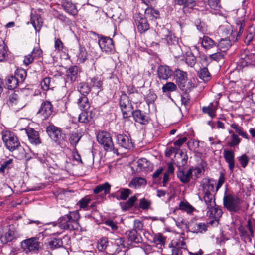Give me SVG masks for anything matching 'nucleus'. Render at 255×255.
<instances>
[{"mask_svg":"<svg viewBox=\"0 0 255 255\" xmlns=\"http://www.w3.org/2000/svg\"><path fill=\"white\" fill-rule=\"evenodd\" d=\"M80 217V214L77 211L70 212L58 219V224L62 230H77L79 227L78 221Z\"/></svg>","mask_w":255,"mask_h":255,"instance_id":"f257e3e1","label":"nucleus"},{"mask_svg":"<svg viewBox=\"0 0 255 255\" xmlns=\"http://www.w3.org/2000/svg\"><path fill=\"white\" fill-rule=\"evenodd\" d=\"M2 139L6 147L10 151H13L19 149L21 146L17 137L13 132L9 131H3L1 133Z\"/></svg>","mask_w":255,"mask_h":255,"instance_id":"f03ea898","label":"nucleus"},{"mask_svg":"<svg viewBox=\"0 0 255 255\" xmlns=\"http://www.w3.org/2000/svg\"><path fill=\"white\" fill-rule=\"evenodd\" d=\"M242 200L236 195L234 194H227L224 196L223 204L227 209L232 212L236 213L241 209Z\"/></svg>","mask_w":255,"mask_h":255,"instance_id":"7ed1b4c3","label":"nucleus"},{"mask_svg":"<svg viewBox=\"0 0 255 255\" xmlns=\"http://www.w3.org/2000/svg\"><path fill=\"white\" fill-rule=\"evenodd\" d=\"M42 247V243L39 241V238L32 237L26 239L21 242V248L26 253L38 252Z\"/></svg>","mask_w":255,"mask_h":255,"instance_id":"20e7f679","label":"nucleus"},{"mask_svg":"<svg viewBox=\"0 0 255 255\" xmlns=\"http://www.w3.org/2000/svg\"><path fill=\"white\" fill-rule=\"evenodd\" d=\"M97 140L103 146L105 150L112 151L114 149V144L109 132L104 131L98 132L97 134Z\"/></svg>","mask_w":255,"mask_h":255,"instance_id":"39448f33","label":"nucleus"},{"mask_svg":"<svg viewBox=\"0 0 255 255\" xmlns=\"http://www.w3.org/2000/svg\"><path fill=\"white\" fill-rule=\"evenodd\" d=\"M8 106L16 110H18L25 107L26 103L22 100L21 97L15 92L9 94L7 100Z\"/></svg>","mask_w":255,"mask_h":255,"instance_id":"423d86ee","label":"nucleus"},{"mask_svg":"<svg viewBox=\"0 0 255 255\" xmlns=\"http://www.w3.org/2000/svg\"><path fill=\"white\" fill-rule=\"evenodd\" d=\"M119 104L122 111L123 117L127 118L130 117L133 106L130 102L129 97L125 93H122L120 99Z\"/></svg>","mask_w":255,"mask_h":255,"instance_id":"0eeeda50","label":"nucleus"},{"mask_svg":"<svg viewBox=\"0 0 255 255\" xmlns=\"http://www.w3.org/2000/svg\"><path fill=\"white\" fill-rule=\"evenodd\" d=\"M47 132L51 139L58 145L64 141L65 135L62 134L59 128L54 126L48 127Z\"/></svg>","mask_w":255,"mask_h":255,"instance_id":"6e6552de","label":"nucleus"},{"mask_svg":"<svg viewBox=\"0 0 255 255\" xmlns=\"http://www.w3.org/2000/svg\"><path fill=\"white\" fill-rule=\"evenodd\" d=\"M110 189L111 185L108 182L96 186L93 191L94 194L103 193L95 196V199H97L98 202L103 201L105 199L106 195L110 193Z\"/></svg>","mask_w":255,"mask_h":255,"instance_id":"1a4fd4ad","label":"nucleus"},{"mask_svg":"<svg viewBox=\"0 0 255 255\" xmlns=\"http://www.w3.org/2000/svg\"><path fill=\"white\" fill-rule=\"evenodd\" d=\"M99 45L103 51L109 54L113 53L115 51V47L113 40L107 37H103L99 40Z\"/></svg>","mask_w":255,"mask_h":255,"instance_id":"9d476101","label":"nucleus"},{"mask_svg":"<svg viewBox=\"0 0 255 255\" xmlns=\"http://www.w3.org/2000/svg\"><path fill=\"white\" fill-rule=\"evenodd\" d=\"M53 110V105L48 101H43L39 108L37 114L40 115L43 119H48L52 114Z\"/></svg>","mask_w":255,"mask_h":255,"instance_id":"9b49d317","label":"nucleus"},{"mask_svg":"<svg viewBox=\"0 0 255 255\" xmlns=\"http://www.w3.org/2000/svg\"><path fill=\"white\" fill-rule=\"evenodd\" d=\"M134 18L137 30L140 33H144L149 29L147 18L140 14H136Z\"/></svg>","mask_w":255,"mask_h":255,"instance_id":"f8f14e48","label":"nucleus"},{"mask_svg":"<svg viewBox=\"0 0 255 255\" xmlns=\"http://www.w3.org/2000/svg\"><path fill=\"white\" fill-rule=\"evenodd\" d=\"M216 180L212 178H204L201 182V187L202 188L203 194H212L214 191V186L216 185Z\"/></svg>","mask_w":255,"mask_h":255,"instance_id":"ddd939ff","label":"nucleus"},{"mask_svg":"<svg viewBox=\"0 0 255 255\" xmlns=\"http://www.w3.org/2000/svg\"><path fill=\"white\" fill-rule=\"evenodd\" d=\"M117 144L122 148L129 149L133 147V144L130 137L125 134H120L116 137Z\"/></svg>","mask_w":255,"mask_h":255,"instance_id":"4468645a","label":"nucleus"},{"mask_svg":"<svg viewBox=\"0 0 255 255\" xmlns=\"http://www.w3.org/2000/svg\"><path fill=\"white\" fill-rule=\"evenodd\" d=\"M193 174V167L190 168L187 171L184 168L178 169L177 176L180 181L184 184L189 183Z\"/></svg>","mask_w":255,"mask_h":255,"instance_id":"2eb2a0df","label":"nucleus"},{"mask_svg":"<svg viewBox=\"0 0 255 255\" xmlns=\"http://www.w3.org/2000/svg\"><path fill=\"white\" fill-rule=\"evenodd\" d=\"M207 225L204 223L191 221L188 224V230L195 233H203L207 230Z\"/></svg>","mask_w":255,"mask_h":255,"instance_id":"dca6fc26","label":"nucleus"},{"mask_svg":"<svg viewBox=\"0 0 255 255\" xmlns=\"http://www.w3.org/2000/svg\"><path fill=\"white\" fill-rule=\"evenodd\" d=\"M172 70L166 65H161L157 69L158 77L160 80H166L172 75Z\"/></svg>","mask_w":255,"mask_h":255,"instance_id":"f3484780","label":"nucleus"},{"mask_svg":"<svg viewBox=\"0 0 255 255\" xmlns=\"http://www.w3.org/2000/svg\"><path fill=\"white\" fill-rule=\"evenodd\" d=\"M223 156L226 162L228 164L230 172H233L235 168V154L234 151L231 150H224Z\"/></svg>","mask_w":255,"mask_h":255,"instance_id":"a211bd4d","label":"nucleus"},{"mask_svg":"<svg viewBox=\"0 0 255 255\" xmlns=\"http://www.w3.org/2000/svg\"><path fill=\"white\" fill-rule=\"evenodd\" d=\"M61 5L64 10L68 13L73 16L77 14L78 10L77 9L76 5L71 1L68 0H62Z\"/></svg>","mask_w":255,"mask_h":255,"instance_id":"6ab92c4d","label":"nucleus"},{"mask_svg":"<svg viewBox=\"0 0 255 255\" xmlns=\"http://www.w3.org/2000/svg\"><path fill=\"white\" fill-rule=\"evenodd\" d=\"M131 115L136 122H138L142 125H146L149 123L148 117L139 110H132Z\"/></svg>","mask_w":255,"mask_h":255,"instance_id":"aec40b11","label":"nucleus"},{"mask_svg":"<svg viewBox=\"0 0 255 255\" xmlns=\"http://www.w3.org/2000/svg\"><path fill=\"white\" fill-rule=\"evenodd\" d=\"M94 115L95 114L90 109L83 110L79 115L78 121L81 123H88L92 121Z\"/></svg>","mask_w":255,"mask_h":255,"instance_id":"412c9836","label":"nucleus"},{"mask_svg":"<svg viewBox=\"0 0 255 255\" xmlns=\"http://www.w3.org/2000/svg\"><path fill=\"white\" fill-rule=\"evenodd\" d=\"M26 133L28 136V139L31 143L37 145L41 143L39 135L37 131L29 128L26 129Z\"/></svg>","mask_w":255,"mask_h":255,"instance_id":"4be33fe9","label":"nucleus"},{"mask_svg":"<svg viewBox=\"0 0 255 255\" xmlns=\"http://www.w3.org/2000/svg\"><path fill=\"white\" fill-rule=\"evenodd\" d=\"M218 102L216 101L215 103H211L209 105L202 108V112L208 114L211 118H214L216 116V110L218 106Z\"/></svg>","mask_w":255,"mask_h":255,"instance_id":"5701e85b","label":"nucleus"},{"mask_svg":"<svg viewBox=\"0 0 255 255\" xmlns=\"http://www.w3.org/2000/svg\"><path fill=\"white\" fill-rule=\"evenodd\" d=\"M174 78L176 83L179 86L180 85H181L182 83L188 79L187 74L185 72L178 69L174 72Z\"/></svg>","mask_w":255,"mask_h":255,"instance_id":"b1692460","label":"nucleus"},{"mask_svg":"<svg viewBox=\"0 0 255 255\" xmlns=\"http://www.w3.org/2000/svg\"><path fill=\"white\" fill-rule=\"evenodd\" d=\"M9 51L2 38H0V62H3L7 60Z\"/></svg>","mask_w":255,"mask_h":255,"instance_id":"393cba45","label":"nucleus"},{"mask_svg":"<svg viewBox=\"0 0 255 255\" xmlns=\"http://www.w3.org/2000/svg\"><path fill=\"white\" fill-rule=\"evenodd\" d=\"M137 167L141 171H149L153 168L152 164L146 158H142L137 161Z\"/></svg>","mask_w":255,"mask_h":255,"instance_id":"a878e982","label":"nucleus"},{"mask_svg":"<svg viewBox=\"0 0 255 255\" xmlns=\"http://www.w3.org/2000/svg\"><path fill=\"white\" fill-rule=\"evenodd\" d=\"M222 211L218 206L215 205V207L208 209L207 215L210 218L215 219L216 221H219L220 217L222 215Z\"/></svg>","mask_w":255,"mask_h":255,"instance_id":"bb28decb","label":"nucleus"},{"mask_svg":"<svg viewBox=\"0 0 255 255\" xmlns=\"http://www.w3.org/2000/svg\"><path fill=\"white\" fill-rule=\"evenodd\" d=\"M169 247L181 249L182 250H185L187 249L186 244L184 241V238L182 235L177 239L173 240Z\"/></svg>","mask_w":255,"mask_h":255,"instance_id":"cd10ccee","label":"nucleus"},{"mask_svg":"<svg viewBox=\"0 0 255 255\" xmlns=\"http://www.w3.org/2000/svg\"><path fill=\"white\" fill-rule=\"evenodd\" d=\"M78 74V68L76 66L70 67L66 71V78L67 80L71 82L74 81L76 80Z\"/></svg>","mask_w":255,"mask_h":255,"instance_id":"c85d7f7f","label":"nucleus"},{"mask_svg":"<svg viewBox=\"0 0 255 255\" xmlns=\"http://www.w3.org/2000/svg\"><path fill=\"white\" fill-rule=\"evenodd\" d=\"M126 234L128 239L131 242L139 243L142 241L141 237L138 234L135 230H128Z\"/></svg>","mask_w":255,"mask_h":255,"instance_id":"c756f323","label":"nucleus"},{"mask_svg":"<svg viewBox=\"0 0 255 255\" xmlns=\"http://www.w3.org/2000/svg\"><path fill=\"white\" fill-rule=\"evenodd\" d=\"M45 232L47 234L56 235L62 233V229L61 228L57 221L56 223H52L51 226L45 230Z\"/></svg>","mask_w":255,"mask_h":255,"instance_id":"7c9ffc66","label":"nucleus"},{"mask_svg":"<svg viewBox=\"0 0 255 255\" xmlns=\"http://www.w3.org/2000/svg\"><path fill=\"white\" fill-rule=\"evenodd\" d=\"M188 160V156L186 154L181 152L176 157V165L178 169L184 168Z\"/></svg>","mask_w":255,"mask_h":255,"instance_id":"2f4dec72","label":"nucleus"},{"mask_svg":"<svg viewBox=\"0 0 255 255\" xmlns=\"http://www.w3.org/2000/svg\"><path fill=\"white\" fill-rule=\"evenodd\" d=\"M62 246L63 242L61 238L51 239L47 243L48 248L52 250L60 248Z\"/></svg>","mask_w":255,"mask_h":255,"instance_id":"473e14b6","label":"nucleus"},{"mask_svg":"<svg viewBox=\"0 0 255 255\" xmlns=\"http://www.w3.org/2000/svg\"><path fill=\"white\" fill-rule=\"evenodd\" d=\"M203 199L207 209L215 207V199L213 194H204Z\"/></svg>","mask_w":255,"mask_h":255,"instance_id":"72a5a7b5","label":"nucleus"},{"mask_svg":"<svg viewBox=\"0 0 255 255\" xmlns=\"http://www.w3.org/2000/svg\"><path fill=\"white\" fill-rule=\"evenodd\" d=\"M195 87V84L191 79H187L184 82L182 83L181 85H179V89L185 93H188L191 91Z\"/></svg>","mask_w":255,"mask_h":255,"instance_id":"f704fd0d","label":"nucleus"},{"mask_svg":"<svg viewBox=\"0 0 255 255\" xmlns=\"http://www.w3.org/2000/svg\"><path fill=\"white\" fill-rule=\"evenodd\" d=\"M92 200L91 195H87L82 199H81L77 203V205L79 206L80 209H82L84 210H89V204Z\"/></svg>","mask_w":255,"mask_h":255,"instance_id":"c9c22d12","label":"nucleus"},{"mask_svg":"<svg viewBox=\"0 0 255 255\" xmlns=\"http://www.w3.org/2000/svg\"><path fill=\"white\" fill-rule=\"evenodd\" d=\"M31 23L34 27L36 31H39L42 26V20L38 15L32 16L31 18Z\"/></svg>","mask_w":255,"mask_h":255,"instance_id":"e433bc0d","label":"nucleus"},{"mask_svg":"<svg viewBox=\"0 0 255 255\" xmlns=\"http://www.w3.org/2000/svg\"><path fill=\"white\" fill-rule=\"evenodd\" d=\"M77 104L81 110L90 109V103L87 96H81L78 99Z\"/></svg>","mask_w":255,"mask_h":255,"instance_id":"4c0bfd02","label":"nucleus"},{"mask_svg":"<svg viewBox=\"0 0 255 255\" xmlns=\"http://www.w3.org/2000/svg\"><path fill=\"white\" fill-rule=\"evenodd\" d=\"M14 238V231L9 230L6 232L4 235H0V243L5 244L8 242L11 241Z\"/></svg>","mask_w":255,"mask_h":255,"instance_id":"58836bf2","label":"nucleus"},{"mask_svg":"<svg viewBox=\"0 0 255 255\" xmlns=\"http://www.w3.org/2000/svg\"><path fill=\"white\" fill-rule=\"evenodd\" d=\"M146 180L140 177H136L133 179L129 183L128 186L130 188H137L142 185L146 184Z\"/></svg>","mask_w":255,"mask_h":255,"instance_id":"ea45409f","label":"nucleus"},{"mask_svg":"<svg viewBox=\"0 0 255 255\" xmlns=\"http://www.w3.org/2000/svg\"><path fill=\"white\" fill-rule=\"evenodd\" d=\"M78 90L81 94V96H87L91 91V88L86 83H80L78 87Z\"/></svg>","mask_w":255,"mask_h":255,"instance_id":"a19ab883","label":"nucleus"},{"mask_svg":"<svg viewBox=\"0 0 255 255\" xmlns=\"http://www.w3.org/2000/svg\"><path fill=\"white\" fill-rule=\"evenodd\" d=\"M118 193L119 196L113 195L114 197L116 198L118 200H126L131 193V191L128 188L121 189Z\"/></svg>","mask_w":255,"mask_h":255,"instance_id":"79ce46f5","label":"nucleus"},{"mask_svg":"<svg viewBox=\"0 0 255 255\" xmlns=\"http://www.w3.org/2000/svg\"><path fill=\"white\" fill-rule=\"evenodd\" d=\"M241 139L235 133H233L227 142V145L230 147H234L239 145Z\"/></svg>","mask_w":255,"mask_h":255,"instance_id":"37998d69","label":"nucleus"},{"mask_svg":"<svg viewBox=\"0 0 255 255\" xmlns=\"http://www.w3.org/2000/svg\"><path fill=\"white\" fill-rule=\"evenodd\" d=\"M20 83L14 76H10L6 78V84L9 89H13Z\"/></svg>","mask_w":255,"mask_h":255,"instance_id":"c03bdc74","label":"nucleus"},{"mask_svg":"<svg viewBox=\"0 0 255 255\" xmlns=\"http://www.w3.org/2000/svg\"><path fill=\"white\" fill-rule=\"evenodd\" d=\"M202 46L206 49H210L215 45V42L210 37L204 36L201 41Z\"/></svg>","mask_w":255,"mask_h":255,"instance_id":"a18cd8bd","label":"nucleus"},{"mask_svg":"<svg viewBox=\"0 0 255 255\" xmlns=\"http://www.w3.org/2000/svg\"><path fill=\"white\" fill-rule=\"evenodd\" d=\"M27 75L26 71L23 69H17L15 72L14 77L20 83H22L24 81Z\"/></svg>","mask_w":255,"mask_h":255,"instance_id":"49530a36","label":"nucleus"},{"mask_svg":"<svg viewBox=\"0 0 255 255\" xmlns=\"http://www.w3.org/2000/svg\"><path fill=\"white\" fill-rule=\"evenodd\" d=\"M177 89V86L173 82H169L163 85L162 90L163 93H169L175 91Z\"/></svg>","mask_w":255,"mask_h":255,"instance_id":"de8ad7c7","label":"nucleus"},{"mask_svg":"<svg viewBox=\"0 0 255 255\" xmlns=\"http://www.w3.org/2000/svg\"><path fill=\"white\" fill-rule=\"evenodd\" d=\"M168 34L165 36V39L169 47L178 43L177 38L168 30H165Z\"/></svg>","mask_w":255,"mask_h":255,"instance_id":"09e8293b","label":"nucleus"},{"mask_svg":"<svg viewBox=\"0 0 255 255\" xmlns=\"http://www.w3.org/2000/svg\"><path fill=\"white\" fill-rule=\"evenodd\" d=\"M82 137V135L78 132H72L70 134L69 141L72 146H76L79 142Z\"/></svg>","mask_w":255,"mask_h":255,"instance_id":"8fccbe9b","label":"nucleus"},{"mask_svg":"<svg viewBox=\"0 0 255 255\" xmlns=\"http://www.w3.org/2000/svg\"><path fill=\"white\" fill-rule=\"evenodd\" d=\"M199 77L204 81H208L211 78V75L207 67H203L198 72Z\"/></svg>","mask_w":255,"mask_h":255,"instance_id":"3c124183","label":"nucleus"},{"mask_svg":"<svg viewBox=\"0 0 255 255\" xmlns=\"http://www.w3.org/2000/svg\"><path fill=\"white\" fill-rule=\"evenodd\" d=\"M146 18L149 17L157 18L159 16V12L158 10L153 9L152 7H148L145 11Z\"/></svg>","mask_w":255,"mask_h":255,"instance_id":"603ef678","label":"nucleus"},{"mask_svg":"<svg viewBox=\"0 0 255 255\" xmlns=\"http://www.w3.org/2000/svg\"><path fill=\"white\" fill-rule=\"evenodd\" d=\"M185 62L189 66L193 67L196 63V58L191 52H187Z\"/></svg>","mask_w":255,"mask_h":255,"instance_id":"864d4df0","label":"nucleus"},{"mask_svg":"<svg viewBox=\"0 0 255 255\" xmlns=\"http://www.w3.org/2000/svg\"><path fill=\"white\" fill-rule=\"evenodd\" d=\"M108 244L109 242L108 239L106 237H103L98 242L97 248L99 251H104L106 250Z\"/></svg>","mask_w":255,"mask_h":255,"instance_id":"5fc2aeb1","label":"nucleus"},{"mask_svg":"<svg viewBox=\"0 0 255 255\" xmlns=\"http://www.w3.org/2000/svg\"><path fill=\"white\" fill-rule=\"evenodd\" d=\"M136 196H132L125 203L122 205L123 210L126 211L129 209L133 207L134 203L136 201Z\"/></svg>","mask_w":255,"mask_h":255,"instance_id":"6e6d98bb","label":"nucleus"},{"mask_svg":"<svg viewBox=\"0 0 255 255\" xmlns=\"http://www.w3.org/2000/svg\"><path fill=\"white\" fill-rule=\"evenodd\" d=\"M179 209L189 214L191 213L195 209L189 203L182 201L180 203Z\"/></svg>","mask_w":255,"mask_h":255,"instance_id":"4d7b16f0","label":"nucleus"},{"mask_svg":"<svg viewBox=\"0 0 255 255\" xmlns=\"http://www.w3.org/2000/svg\"><path fill=\"white\" fill-rule=\"evenodd\" d=\"M170 50L176 58H179L182 54V50L178 43L169 47Z\"/></svg>","mask_w":255,"mask_h":255,"instance_id":"13d9d810","label":"nucleus"},{"mask_svg":"<svg viewBox=\"0 0 255 255\" xmlns=\"http://www.w3.org/2000/svg\"><path fill=\"white\" fill-rule=\"evenodd\" d=\"M165 238L161 234L155 235L153 238V242L156 245H160L161 246L165 244Z\"/></svg>","mask_w":255,"mask_h":255,"instance_id":"bf43d9fd","label":"nucleus"},{"mask_svg":"<svg viewBox=\"0 0 255 255\" xmlns=\"http://www.w3.org/2000/svg\"><path fill=\"white\" fill-rule=\"evenodd\" d=\"M151 204L152 201L145 198H142L139 200V206L143 210L148 209Z\"/></svg>","mask_w":255,"mask_h":255,"instance_id":"052dcab7","label":"nucleus"},{"mask_svg":"<svg viewBox=\"0 0 255 255\" xmlns=\"http://www.w3.org/2000/svg\"><path fill=\"white\" fill-rule=\"evenodd\" d=\"M78 58L80 63H84L87 58V52L84 47H80Z\"/></svg>","mask_w":255,"mask_h":255,"instance_id":"680f3d73","label":"nucleus"},{"mask_svg":"<svg viewBox=\"0 0 255 255\" xmlns=\"http://www.w3.org/2000/svg\"><path fill=\"white\" fill-rule=\"evenodd\" d=\"M92 86L94 87H96L98 89H101L102 86V81L98 77H93L91 79V83Z\"/></svg>","mask_w":255,"mask_h":255,"instance_id":"e2e57ef3","label":"nucleus"},{"mask_svg":"<svg viewBox=\"0 0 255 255\" xmlns=\"http://www.w3.org/2000/svg\"><path fill=\"white\" fill-rule=\"evenodd\" d=\"M51 78L46 77L41 82V86L43 90L47 91L50 88Z\"/></svg>","mask_w":255,"mask_h":255,"instance_id":"0e129e2a","label":"nucleus"},{"mask_svg":"<svg viewBox=\"0 0 255 255\" xmlns=\"http://www.w3.org/2000/svg\"><path fill=\"white\" fill-rule=\"evenodd\" d=\"M224 54L223 52H216L215 53L211 54L210 55V58L212 60H215L217 62H219L221 60L224 58Z\"/></svg>","mask_w":255,"mask_h":255,"instance_id":"69168bd1","label":"nucleus"},{"mask_svg":"<svg viewBox=\"0 0 255 255\" xmlns=\"http://www.w3.org/2000/svg\"><path fill=\"white\" fill-rule=\"evenodd\" d=\"M54 47L55 49V50L57 51L58 52L62 51H63V49L64 48V46L61 40L59 38H55V42H54Z\"/></svg>","mask_w":255,"mask_h":255,"instance_id":"338daca9","label":"nucleus"},{"mask_svg":"<svg viewBox=\"0 0 255 255\" xmlns=\"http://www.w3.org/2000/svg\"><path fill=\"white\" fill-rule=\"evenodd\" d=\"M238 160L242 167L245 168L247 165L249 159L246 154H243L238 157Z\"/></svg>","mask_w":255,"mask_h":255,"instance_id":"774afa93","label":"nucleus"}]
</instances>
